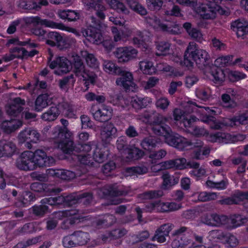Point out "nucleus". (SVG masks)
Listing matches in <instances>:
<instances>
[{
    "label": "nucleus",
    "mask_w": 248,
    "mask_h": 248,
    "mask_svg": "<svg viewBox=\"0 0 248 248\" xmlns=\"http://www.w3.org/2000/svg\"><path fill=\"white\" fill-rule=\"evenodd\" d=\"M81 55L85 59L87 65L93 69L94 71L86 69L79 57L76 55L73 56L74 61V72L77 77L82 78L85 81V84L87 86L90 83L93 84L96 81L97 78L96 72H98L99 63L93 54L86 50L81 51Z\"/></svg>",
    "instance_id": "1"
},
{
    "label": "nucleus",
    "mask_w": 248,
    "mask_h": 248,
    "mask_svg": "<svg viewBox=\"0 0 248 248\" xmlns=\"http://www.w3.org/2000/svg\"><path fill=\"white\" fill-rule=\"evenodd\" d=\"M210 56L207 52L199 49L196 43L190 42L185 52L184 63L186 66L190 67L193 65V61L199 67H202L206 64Z\"/></svg>",
    "instance_id": "2"
},
{
    "label": "nucleus",
    "mask_w": 248,
    "mask_h": 248,
    "mask_svg": "<svg viewBox=\"0 0 248 248\" xmlns=\"http://www.w3.org/2000/svg\"><path fill=\"white\" fill-rule=\"evenodd\" d=\"M52 138L55 140L58 147L63 152L70 154L75 151L73 141L71 139L72 133L66 128L63 130L60 126L55 127L51 131Z\"/></svg>",
    "instance_id": "3"
},
{
    "label": "nucleus",
    "mask_w": 248,
    "mask_h": 248,
    "mask_svg": "<svg viewBox=\"0 0 248 248\" xmlns=\"http://www.w3.org/2000/svg\"><path fill=\"white\" fill-rule=\"evenodd\" d=\"M145 20L147 24L156 30L161 31L172 34L180 33L179 26L175 23L165 24L155 16H147Z\"/></svg>",
    "instance_id": "4"
},
{
    "label": "nucleus",
    "mask_w": 248,
    "mask_h": 248,
    "mask_svg": "<svg viewBox=\"0 0 248 248\" xmlns=\"http://www.w3.org/2000/svg\"><path fill=\"white\" fill-rule=\"evenodd\" d=\"M25 22L27 24H32L33 26L40 25L46 27L67 30L74 33L77 36L80 35L79 32L74 28L66 27L62 23L55 22L50 20L42 19L38 16L27 17L25 19Z\"/></svg>",
    "instance_id": "5"
},
{
    "label": "nucleus",
    "mask_w": 248,
    "mask_h": 248,
    "mask_svg": "<svg viewBox=\"0 0 248 248\" xmlns=\"http://www.w3.org/2000/svg\"><path fill=\"white\" fill-rule=\"evenodd\" d=\"M114 54L119 62L126 63L135 60L138 51L132 46H126L118 47Z\"/></svg>",
    "instance_id": "6"
},
{
    "label": "nucleus",
    "mask_w": 248,
    "mask_h": 248,
    "mask_svg": "<svg viewBox=\"0 0 248 248\" xmlns=\"http://www.w3.org/2000/svg\"><path fill=\"white\" fill-rule=\"evenodd\" d=\"M245 138V136L243 135H237L232 137V136L229 134L222 132H217L208 135L207 140L212 142L226 143L230 140H231L232 142L242 141Z\"/></svg>",
    "instance_id": "7"
},
{
    "label": "nucleus",
    "mask_w": 248,
    "mask_h": 248,
    "mask_svg": "<svg viewBox=\"0 0 248 248\" xmlns=\"http://www.w3.org/2000/svg\"><path fill=\"white\" fill-rule=\"evenodd\" d=\"M165 142L170 146L179 150H183L186 148L187 139L177 133L171 132L164 136Z\"/></svg>",
    "instance_id": "8"
},
{
    "label": "nucleus",
    "mask_w": 248,
    "mask_h": 248,
    "mask_svg": "<svg viewBox=\"0 0 248 248\" xmlns=\"http://www.w3.org/2000/svg\"><path fill=\"white\" fill-rule=\"evenodd\" d=\"M51 69H56L54 71L55 74L58 75L68 73L71 67L69 61L65 57H58L49 64Z\"/></svg>",
    "instance_id": "9"
},
{
    "label": "nucleus",
    "mask_w": 248,
    "mask_h": 248,
    "mask_svg": "<svg viewBox=\"0 0 248 248\" xmlns=\"http://www.w3.org/2000/svg\"><path fill=\"white\" fill-rule=\"evenodd\" d=\"M33 152L26 151L23 152L20 155L17 167L20 170H32L35 169V166L33 162Z\"/></svg>",
    "instance_id": "10"
},
{
    "label": "nucleus",
    "mask_w": 248,
    "mask_h": 248,
    "mask_svg": "<svg viewBox=\"0 0 248 248\" xmlns=\"http://www.w3.org/2000/svg\"><path fill=\"white\" fill-rule=\"evenodd\" d=\"M213 5L202 4L196 8V12L204 19H213L216 17L217 12L219 9L218 4L212 3Z\"/></svg>",
    "instance_id": "11"
},
{
    "label": "nucleus",
    "mask_w": 248,
    "mask_h": 248,
    "mask_svg": "<svg viewBox=\"0 0 248 248\" xmlns=\"http://www.w3.org/2000/svg\"><path fill=\"white\" fill-rule=\"evenodd\" d=\"M118 75L120 77L116 80V84L117 86L123 87L126 90H129L130 88L135 86L133 82V77L131 73L121 69V73Z\"/></svg>",
    "instance_id": "12"
},
{
    "label": "nucleus",
    "mask_w": 248,
    "mask_h": 248,
    "mask_svg": "<svg viewBox=\"0 0 248 248\" xmlns=\"http://www.w3.org/2000/svg\"><path fill=\"white\" fill-rule=\"evenodd\" d=\"M112 109L111 107L103 105L94 112H93L94 119L100 122L109 120L112 116Z\"/></svg>",
    "instance_id": "13"
},
{
    "label": "nucleus",
    "mask_w": 248,
    "mask_h": 248,
    "mask_svg": "<svg viewBox=\"0 0 248 248\" xmlns=\"http://www.w3.org/2000/svg\"><path fill=\"white\" fill-rule=\"evenodd\" d=\"M173 227V225L171 223L164 224L161 225L156 230L152 240L157 241L160 243L165 242L166 241V237L169 236V233Z\"/></svg>",
    "instance_id": "14"
},
{
    "label": "nucleus",
    "mask_w": 248,
    "mask_h": 248,
    "mask_svg": "<svg viewBox=\"0 0 248 248\" xmlns=\"http://www.w3.org/2000/svg\"><path fill=\"white\" fill-rule=\"evenodd\" d=\"M101 191H102L104 196L111 197L125 196L128 193L127 191L123 187L116 185L106 186Z\"/></svg>",
    "instance_id": "15"
},
{
    "label": "nucleus",
    "mask_w": 248,
    "mask_h": 248,
    "mask_svg": "<svg viewBox=\"0 0 248 248\" xmlns=\"http://www.w3.org/2000/svg\"><path fill=\"white\" fill-rule=\"evenodd\" d=\"M53 100V97L47 93L42 94L39 95L35 101V110L40 111L52 103L57 104V103Z\"/></svg>",
    "instance_id": "16"
},
{
    "label": "nucleus",
    "mask_w": 248,
    "mask_h": 248,
    "mask_svg": "<svg viewBox=\"0 0 248 248\" xmlns=\"http://www.w3.org/2000/svg\"><path fill=\"white\" fill-rule=\"evenodd\" d=\"M191 230L185 226H181L179 228L176 230L173 233V235H179L182 240V242L184 244V247H186L192 242V234Z\"/></svg>",
    "instance_id": "17"
},
{
    "label": "nucleus",
    "mask_w": 248,
    "mask_h": 248,
    "mask_svg": "<svg viewBox=\"0 0 248 248\" xmlns=\"http://www.w3.org/2000/svg\"><path fill=\"white\" fill-rule=\"evenodd\" d=\"M83 35L90 42L98 44L102 41L100 32L94 28H88L82 30Z\"/></svg>",
    "instance_id": "18"
},
{
    "label": "nucleus",
    "mask_w": 248,
    "mask_h": 248,
    "mask_svg": "<svg viewBox=\"0 0 248 248\" xmlns=\"http://www.w3.org/2000/svg\"><path fill=\"white\" fill-rule=\"evenodd\" d=\"M117 131V129L112 124L109 123L105 124L101 131L102 140L109 142L115 137Z\"/></svg>",
    "instance_id": "19"
},
{
    "label": "nucleus",
    "mask_w": 248,
    "mask_h": 248,
    "mask_svg": "<svg viewBox=\"0 0 248 248\" xmlns=\"http://www.w3.org/2000/svg\"><path fill=\"white\" fill-rule=\"evenodd\" d=\"M231 28L236 32L238 37H243L248 33V22L244 20H237L231 24Z\"/></svg>",
    "instance_id": "20"
},
{
    "label": "nucleus",
    "mask_w": 248,
    "mask_h": 248,
    "mask_svg": "<svg viewBox=\"0 0 248 248\" xmlns=\"http://www.w3.org/2000/svg\"><path fill=\"white\" fill-rule=\"evenodd\" d=\"M90 9H93L96 11V15L101 19H104L106 17L104 12L106 11V7L103 4L102 0H91L87 3Z\"/></svg>",
    "instance_id": "21"
},
{
    "label": "nucleus",
    "mask_w": 248,
    "mask_h": 248,
    "mask_svg": "<svg viewBox=\"0 0 248 248\" xmlns=\"http://www.w3.org/2000/svg\"><path fill=\"white\" fill-rule=\"evenodd\" d=\"M47 174L56 176L64 180L69 181L75 178L76 174L72 171L65 170H47Z\"/></svg>",
    "instance_id": "22"
},
{
    "label": "nucleus",
    "mask_w": 248,
    "mask_h": 248,
    "mask_svg": "<svg viewBox=\"0 0 248 248\" xmlns=\"http://www.w3.org/2000/svg\"><path fill=\"white\" fill-rule=\"evenodd\" d=\"M59 112L64 113L69 118H74L76 115V110L74 107L67 102L62 101L57 104Z\"/></svg>",
    "instance_id": "23"
},
{
    "label": "nucleus",
    "mask_w": 248,
    "mask_h": 248,
    "mask_svg": "<svg viewBox=\"0 0 248 248\" xmlns=\"http://www.w3.org/2000/svg\"><path fill=\"white\" fill-rule=\"evenodd\" d=\"M183 26L192 39L200 42L202 41L203 38L201 31L198 29L193 27L190 23H185Z\"/></svg>",
    "instance_id": "24"
},
{
    "label": "nucleus",
    "mask_w": 248,
    "mask_h": 248,
    "mask_svg": "<svg viewBox=\"0 0 248 248\" xmlns=\"http://www.w3.org/2000/svg\"><path fill=\"white\" fill-rule=\"evenodd\" d=\"M159 143L160 140L159 139L153 136H149L144 138L142 140L140 145L144 150L151 151L155 148Z\"/></svg>",
    "instance_id": "25"
},
{
    "label": "nucleus",
    "mask_w": 248,
    "mask_h": 248,
    "mask_svg": "<svg viewBox=\"0 0 248 248\" xmlns=\"http://www.w3.org/2000/svg\"><path fill=\"white\" fill-rule=\"evenodd\" d=\"M148 171V166L147 163L140 164L139 166L127 168L125 169L126 176L142 175Z\"/></svg>",
    "instance_id": "26"
},
{
    "label": "nucleus",
    "mask_w": 248,
    "mask_h": 248,
    "mask_svg": "<svg viewBox=\"0 0 248 248\" xmlns=\"http://www.w3.org/2000/svg\"><path fill=\"white\" fill-rule=\"evenodd\" d=\"M46 153L42 149H37L33 152V162L35 166V169L37 167H44L46 159Z\"/></svg>",
    "instance_id": "27"
},
{
    "label": "nucleus",
    "mask_w": 248,
    "mask_h": 248,
    "mask_svg": "<svg viewBox=\"0 0 248 248\" xmlns=\"http://www.w3.org/2000/svg\"><path fill=\"white\" fill-rule=\"evenodd\" d=\"M201 120L204 123H207L209 125L210 127L214 130L222 129L225 125H227L225 123H221L219 121L217 120L215 117L206 114H205V116L201 118Z\"/></svg>",
    "instance_id": "28"
},
{
    "label": "nucleus",
    "mask_w": 248,
    "mask_h": 248,
    "mask_svg": "<svg viewBox=\"0 0 248 248\" xmlns=\"http://www.w3.org/2000/svg\"><path fill=\"white\" fill-rule=\"evenodd\" d=\"M161 178L163 179L161 187L164 190L168 189L179 182L178 178L171 175L168 173H163Z\"/></svg>",
    "instance_id": "29"
},
{
    "label": "nucleus",
    "mask_w": 248,
    "mask_h": 248,
    "mask_svg": "<svg viewBox=\"0 0 248 248\" xmlns=\"http://www.w3.org/2000/svg\"><path fill=\"white\" fill-rule=\"evenodd\" d=\"M58 15L61 18L66 19L69 21H76L79 18V13L71 10H59Z\"/></svg>",
    "instance_id": "30"
},
{
    "label": "nucleus",
    "mask_w": 248,
    "mask_h": 248,
    "mask_svg": "<svg viewBox=\"0 0 248 248\" xmlns=\"http://www.w3.org/2000/svg\"><path fill=\"white\" fill-rule=\"evenodd\" d=\"M225 124L227 126H233L239 124H248V115L246 114L234 117L232 119H227Z\"/></svg>",
    "instance_id": "31"
},
{
    "label": "nucleus",
    "mask_w": 248,
    "mask_h": 248,
    "mask_svg": "<svg viewBox=\"0 0 248 248\" xmlns=\"http://www.w3.org/2000/svg\"><path fill=\"white\" fill-rule=\"evenodd\" d=\"M151 102V99L147 97H136V98H131V104L132 106L137 109L145 108Z\"/></svg>",
    "instance_id": "32"
},
{
    "label": "nucleus",
    "mask_w": 248,
    "mask_h": 248,
    "mask_svg": "<svg viewBox=\"0 0 248 248\" xmlns=\"http://www.w3.org/2000/svg\"><path fill=\"white\" fill-rule=\"evenodd\" d=\"M153 132L157 136H163L171 132V128L167 124H150Z\"/></svg>",
    "instance_id": "33"
},
{
    "label": "nucleus",
    "mask_w": 248,
    "mask_h": 248,
    "mask_svg": "<svg viewBox=\"0 0 248 248\" xmlns=\"http://www.w3.org/2000/svg\"><path fill=\"white\" fill-rule=\"evenodd\" d=\"M229 222L231 224L230 228H235L240 226L247 222V218L240 215H231L229 218Z\"/></svg>",
    "instance_id": "34"
},
{
    "label": "nucleus",
    "mask_w": 248,
    "mask_h": 248,
    "mask_svg": "<svg viewBox=\"0 0 248 248\" xmlns=\"http://www.w3.org/2000/svg\"><path fill=\"white\" fill-rule=\"evenodd\" d=\"M77 246L86 245L90 240L89 234L82 231H77L73 233Z\"/></svg>",
    "instance_id": "35"
},
{
    "label": "nucleus",
    "mask_w": 248,
    "mask_h": 248,
    "mask_svg": "<svg viewBox=\"0 0 248 248\" xmlns=\"http://www.w3.org/2000/svg\"><path fill=\"white\" fill-rule=\"evenodd\" d=\"M7 103L5 106L7 114L13 118L16 117V97L14 93L9 94Z\"/></svg>",
    "instance_id": "36"
},
{
    "label": "nucleus",
    "mask_w": 248,
    "mask_h": 248,
    "mask_svg": "<svg viewBox=\"0 0 248 248\" xmlns=\"http://www.w3.org/2000/svg\"><path fill=\"white\" fill-rule=\"evenodd\" d=\"M139 66L140 70L147 75H152L156 73L155 67L153 63L149 61H142L139 62Z\"/></svg>",
    "instance_id": "37"
},
{
    "label": "nucleus",
    "mask_w": 248,
    "mask_h": 248,
    "mask_svg": "<svg viewBox=\"0 0 248 248\" xmlns=\"http://www.w3.org/2000/svg\"><path fill=\"white\" fill-rule=\"evenodd\" d=\"M107 151V149L105 147H99L96 146L93 151V159L99 163L103 162L107 158V155L106 154Z\"/></svg>",
    "instance_id": "38"
},
{
    "label": "nucleus",
    "mask_w": 248,
    "mask_h": 248,
    "mask_svg": "<svg viewBox=\"0 0 248 248\" xmlns=\"http://www.w3.org/2000/svg\"><path fill=\"white\" fill-rule=\"evenodd\" d=\"M116 146L118 150L121 152L122 155L124 157L126 156L130 147L127 144L125 137L122 136L118 138L116 142Z\"/></svg>",
    "instance_id": "39"
},
{
    "label": "nucleus",
    "mask_w": 248,
    "mask_h": 248,
    "mask_svg": "<svg viewBox=\"0 0 248 248\" xmlns=\"http://www.w3.org/2000/svg\"><path fill=\"white\" fill-rule=\"evenodd\" d=\"M59 110L58 107H51L49 110L44 113L41 118L46 121H54L58 117L59 114Z\"/></svg>",
    "instance_id": "40"
},
{
    "label": "nucleus",
    "mask_w": 248,
    "mask_h": 248,
    "mask_svg": "<svg viewBox=\"0 0 248 248\" xmlns=\"http://www.w3.org/2000/svg\"><path fill=\"white\" fill-rule=\"evenodd\" d=\"M43 204H48L50 205H56L63 204L65 205V196H60L55 197L46 198L41 200Z\"/></svg>",
    "instance_id": "41"
},
{
    "label": "nucleus",
    "mask_w": 248,
    "mask_h": 248,
    "mask_svg": "<svg viewBox=\"0 0 248 248\" xmlns=\"http://www.w3.org/2000/svg\"><path fill=\"white\" fill-rule=\"evenodd\" d=\"M103 67L106 72L115 75H119L121 73L122 69V68L116 66L112 62L108 60L104 61Z\"/></svg>",
    "instance_id": "42"
},
{
    "label": "nucleus",
    "mask_w": 248,
    "mask_h": 248,
    "mask_svg": "<svg viewBox=\"0 0 248 248\" xmlns=\"http://www.w3.org/2000/svg\"><path fill=\"white\" fill-rule=\"evenodd\" d=\"M61 35L58 32L51 31L47 34L46 43L51 46H57L58 42H61Z\"/></svg>",
    "instance_id": "43"
},
{
    "label": "nucleus",
    "mask_w": 248,
    "mask_h": 248,
    "mask_svg": "<svg viewBox=\"0 0 248 248\" xmlns=\"http://www.w3.org/2000/svg\"><path fill=\"white\" fill-rule=\"evenodd\" d=\"M182 207L181 203L174 202H161V207L160 208L161 212H172L180 209Z\"/></svg>",
    "instance_id": "44"
},
{
    "label": "nucleus",
    "mask_w": 248,
    "mask_h": 248,
    "mask_svg": "<svg viewBox=\"0 0 248 248\" xmlns=\"http://www.w3.org/2000/svg\"><path fill=\"white\" fill-rule=\"evenodd\" d=\"M1 128L7 134H10L16 130V119L11 118L10 120H5L1 124Z\"/></svg>",
    "instance_id": "45"
},
{
    "label": "nucleus",
    "mask_w": 248,
    "mask_h": 248,
    "mask_svg": "<svg viewBox=\"0 0 248 248\" xmlns=\"http://www.w3.org/2000/svg\"><path fill=\"white\" fill-rule=\"evenodd\" d=\"M193 196L197 197L198 200L200 202H206L217 199V195L214 192H202L193 194Z\"/></svg>",
    "instance_id": "46"
},
{
    "label": "nucleus",
    "mask_w": 248,
    "mask_h": 248,
    "mask_svg": "<svg viewBox=\"0 0 248 248\" xmlns=\"http://www.w3.org/2000/svg\"><path fill=\"white\" fill-rule=\"evenodd\" d=\"M40 137V134L36 130L30 128L29 141L26 142L25 147L29 149H31L32 145L31 143H37L39 141Z\"/></svg>",
    "instance_id": "47"
},
{
    "label": "nucleus",
    "mask_w": 248,
    "mask_h": 248,
    "mask_svg": "<svg viewBox=\"0 0 248 248\" xmlns=\"http://www.w3.org/2000/svg\"><path fill=\"white\" fill-rule=\"evenodd\" d=\"M127 151H128V153L125 157L129 159H137L142 157L144 155V153L143 151L137 147H130L129 150Z\"/></svg>",
    "instance_id": "48"
},
{
    "label": "nucleus",
    "mask_w": 248,
    "mask_h": 248,
    "mask_svg": "<svg viewBox=\"0 0 248 248\" xmlns=\"http://www.w3.org/2000/svg\"><path fill=\"white\" fill-rule=\"evenodd\" d=\"M164 195L162 190H151L145 192L140 195V197L145 200L158 198Z\"/></svg>",
    "instance_id": "49"
},
{
    "label": "nucleus",
    "mask_w": 248,
    "mask_h": 248,
    "mask_svg": "<svg viewBox=\"0 0 248 248\" xmlns=\"http://www.w3.org/2000/svg\"><path fill=\"white\" fill-rule=\"evenodd\" d=\"M116 221V217L112 215H107L103 219H99L96 222L97 226L103 225L109 227L112 225Z\"/></svg>",
    "instance_id": "50"
},
{
    "label": "nucleus",
    "mask_w": 248,
    "mask_h": 248,
    "mask_svg": "<svg viewBox=\"0 0 248 248\" xmlns=\"http://www.w3.org/2000/svg\"><path fill=\"white\" fill-rule=\"evenodd\" d=\"M196 94L201 100L206 101L211 97V90L208 87L201 88L196 90Z\"/></svg>",
    "instance_id": "51"
},
{
    "label": "nucleus",
    "mask_w": 248,
    "mask_h": 248,
    "mask_svg": "<svg viewBox=\"0 0 248 248\" xmlns=\"http://www.w3.org/2000/svg\"><path fill=\"white\" fill-rule=\"evenodd\" d=\"M221 99L224 107L229 109L235 108L237 106V103L232 99L231 98L230 95L228 93H223L221 95Z\"/></svg>",
    "instance_id": "52"
},
{
    "label": "nucleus",
    "mask_w": 248,
    "mask_h": 248,
    "mask_svg": "<svg viewBox=\"0 0 248 248\" xmlns=\"http://www.w3.org/2000/svg\"><path fill=\"white\" fill-rule=\"evenodd\" d=\"M229 218L226 216L213 214V226L219 227L221 225H225L229 222Z\"/></svg>",
    "instance_id": "53"
},
{
    "label": "nucleus",
    "mask_w": 248,
    "mask_h": 248,
    "mask_svg": "<svg viewBox=\"0 0 248 248\" xmlns=\"http://www.w3.org/2000/svg\"><path fill=\"white\" fill-rule=\"evenodd\" d=\"M147 7L153 11H157L161 9L163 4V0H146Z\"/></svg>",
    "instance_id": "54"
},
{
    "label": "nucleus",
    "mask_w": 248,
    "mask_h": 248,
    "mask_svg": "<svg viewBox=\"0 0 248 248\" xmlns=\"http://www.w3.org/2000/svg\"><path fill=\"white\" fill-rule=\"evenodd\" d=\"M2 152V155L11 156L16 151V145L12 142H8L5 143L2 147H1Z\"/></svg>",
    "instance_id": "55"
},
{
    "label": "nucleus",
    "mask_w": 248,
    "mask_h": 248,
    "mask_svg": "<svg viewBox=\"0 0 248 248\" xmlns=\"http://www.w3.org/2000/svg\"><path fill=\"white\" fill-rule=\"evenodd\" d=\"M166 155V151L164 149H161L157 151L151 152L149 155V157L151 159L152 163H155L156 160L163 158Z\"/></svg>",
    "instance_id": "56"
},
{
    "label": "nucleus",
    "mask_w": 248,
    "mask_h": 248,
    "mask_svg": "<svg viewBox=\"0 0 248 248\" xmlns=\"http://www.w3.org/2000/svg\"><path fill=\"white\" fill-rule=\"evenodd\" d=\"M151 124H164L168 121V118L162 114L153 111V116Z\"/></svg>",
    "instance_id": "57"
},
{
    "label": "nucleus",
    "mask_w": 248,
    "mask_h": 248,
    "mask_svg": "<svg viewBox=\"0 0 248 248\" xmlns=\"http://www.w3.org/2000/svg\"><path fill=\"white\" fill-rule=\"evenodd\" d=\"M127 232V231L123 228L114 229L110 232L108 236L113 239H117L124 236Z\"/></svg>",
    "instance_id": "58"
},
{
    "label": "nucleus",
    "mask_w": 248,
    "mask_h": 248,
    "mask_svg": "<svg viewBox=\"0 0 248 248\" xmlns=\"http://www.w3.org/2000/svg\"><path fill=\"white\" fill-rule=\"evenodd\" d=\"M92 142H89L86 144L78 143L75 146V152L79 154H88L92 149Z\"/></svg>",
    "instance_id": "59"
},
{
    "label": "nucleus",
    "mask_w": 248,
    "mask_h": 248,
    "mask_svg": "<svg viewBox=\"0 0 248 248\" xmlns=\"http://www.w3.org/2000/svg\"><path fill=\"white\" fill-rule=\"evenodd\" d=\"M240 202L241 197H239V194H237L231 197L219 200L218 202L221 205H231L233 204H238Z\"/></svg>",
    "instance_id": "60"
},
{
    "label": "nucleus",
    "mask_w": 248,
    "mask_h": 248,
    "mask_svg": "<svg viewBox=\"0 0 248 248\" xmlns=\"http://www.w3.org/2000/svg\"><path fill=\"white\" fill-rule=\"evenodd\" d=\"M170 44L166 42H161L156 46L158 55H166L169 53Z\"/></svg>",
    "instance_id": "61"
},
{
    "label": "nucleus",
    "mask_w": 248,
    "mask_h": 248,
    "mask_svg": "<svg viewBox=\"0 0 248 248\" xmlns=\"http://www.w3.org/2000/svg\"><path fill=\"white\" fill-rule=\"evenodd\" d=\"M206 184L207 186L210 188H216L218 189H223L226 188L228 185V182L225 180H223L218 182H214L211 180H208Z\"/></svg>",
    "instance_id": "62"
},
{
    "label": "nucleus",
    "mask_w": 248,
    "mask_h": 248,
    "mask_svg": "<svg viewBox=\"0 0 248 248\" xmlns=\"http://www.w3.org/2000/svg\"><path fill=\"white\" fill-rule=\"evenodd\" d=\"M161 207V202L160 201H156L146 204L144 210L148 212L154 211L161 212L160 210Z\"/></svg>",
    "instance_id": "63"
},
{
    "label": "nucleus",
    "mask_w": 248,
    "mask_h": 248,
    "mask_svg": "<svg viewBox=\"0 0 248 248\" xmlns=\"http://www.w3.org/2000/svg\"><path fill=\"white\" fill-rule=\"evenodd\" d=\"M130 8L141 15H145L147 14L146 9L140 4L136 1L129 3Z\"/></svg>",
    "instance_id": "64"
}]
</instances>
